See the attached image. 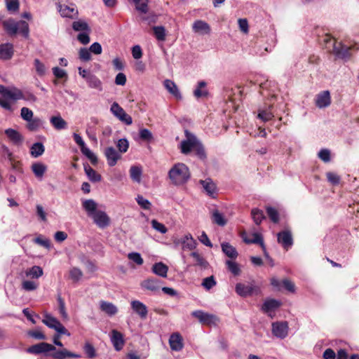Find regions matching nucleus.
Masks as SVG:
<instances>
[{
  "mask_svg": "<svg viewBox=\"0 0 359 359\" xmlns=\"http://www.w3.org/2000/svg\"><path fill=\"white\" fill-rule=\"evenodd\" d=\"M29 353L40 354L46 353V355L50 356L55 359H65V358H81V355L72 353L67 348H62L57 349L55 346L46 342H41L31 346L27 349Z\"/></svg>",
  "mask_w": 359,
  "mask_h": 359,
  "instance_id": "1",
  "label": "nucleus"
},
{
  "mask_svg": "<svg viewBox=\"0 0 359 359\" xmlns=\"http://www.w3.org/2000/svg\"><path fill=\"white\" fill-rule=\"evenodd\" d=\"M0 94L1 95L0 97V106L9 112H13L15 110L13 104L17 100H36V97L32 94L29 95V97L26 98L20 89L16 88H7L3 85H0Z\"/></svg>",
  "mask_w": 359,
  "mask_h": 359,
  "instance_id": "2",
  "label": "nucleus"
},
{
  "mask_svg": "<svg viewBox=\"0 0 359 359\" xmlns=\"http://www.w3.org/2000/svg\"><path fill=\"white\" fill-rule=\"evenodd\" d=\"M168 177L173 184L182 185L190 178L189 168L184 163H176L169 170Z\"/></svg>",
  "mask_w": 359,
  "mask_h": 359,
  "instance_id": "3",
  "label": "nucleus"
},
{
  "mask_svg": "<svg viewBox=\"0 0 359 359\" xmlns=\"http://www.w3.org/2000/svg\"><path fill=\"white\" fill-rule=\"evenodd\" d=\"M2 24L4 29L10 36L20 34L25 38H28L29 29L27 22L24 20L15 21L9 18L4 20Z\"/></svg>",
  "mask_w": 359,
  "mask_h": 359,
  "instance_id": "4",
  "label": "nucleus"
},
{
  "mask_svg": "<svg viewBox=\"0 0 359 359\" xmlns=\"http://www.w3.org/2000/svg\"><path fill=\"white\" fill-rule=\"evenodd\" d=\"M324 41L327 44H330L332 46V51L334 54L339 58H348L351 56L350 51L351 50H359V44L358 43H355L351 46H347L341 42L337 43L334 39H332L329 36H326Z\"/></svg>",
  "mask_w": 359,
  "mask_h": 359,
  "instance_id": "5",
  "label": "nucleus"
},
{
  "mask_svg": "<svg viewBox=\"0 0 359 359\" xmlns=\"http://www.w3.org/2000/svg\"><path fill=\"white\" fill-rule=\"evenodd\" d=\"M67 0H58L57 7L63 18H74L77 16L78 11L74 4H66Z\"/></svg>",
  "mask_w": 359,
  "mask_h": 359,
  "instance_id": "6",
  "label": "nucleus"
},
{
  "mask_svg": "<svg viewBox=\"0 0 359 359\" xmlns=\"http://www.w3.org/2000/svg\"><path fill=\"white\" fill-rule=\"evenodd\" d=\"M191 315L196 318L203 325H215L219 321L218 318L215 315L204 312L201 310L194 311L191 313Z\"/></svg>",
  "mask_w": 359,
  "mask_h": 359,
  "instance_id": "7",
  "label": "nucleus"
},
{
  "mask_svg": "<svg viewBox=\"0 0 359 359\" xmlns=\"http://www.w3.org/2000/svg\"><path fill=\"white\" fill-rule=\"evenodd\" d=\"M110 111L115 117L125 124L130 126L133 123L132 117L117 102H114L111 105Z\"/></svg>",
  "mask_w": 359,
  "mask_h": 359,
  "instance_id": "8",
  "label": "nucleus"
},
{
  "mask_svg": "<svg viewBox=\"0 0 359 359\" xmlns=\"http://www.w3.org/2000/svg\"><path fill=\"white\" fill-rule=\"evenodd\" d=\"M186 139L182 141L180 144L181 152L184 154H188L191 150H194L198 142L197 137L188 130H185Z\"/></svg>",
  "mask_w": 359,
  "mask_h": 359,
  "instance_id": "9",
  "label": "nucleus"
},
{
  "mask_svg": "<svg viewBox=\"0 0 359 359\" xmlns=\"http://www.w3.org/2000/svg\"><path fill=\"white\" fill-rule=\"evenodd\" d=\"M43 323L48 327L54 329L59 334H67L68 336L70 335V333L61 324V323L51 316L46 315L45 318L43 320Z\"/></svg>",
  "mask_w": 359,
  "mask_h": 359,
  "instance_id": "10",
  "label": "nucleus"
},
{
  "mask_svg": "<svg viewBox=\"0 0 359 359\" xmlns=\"http://www.w3.org/2000/svg\"><path fill=\"white\" fill-rule=\"evenodd\" d=\"M236 292L241 297L250 296L253 294H258L259 288L253 285H245L243 283H237L236 285Z\"/></svg>",
  "mask_w": 359,
  "mask_h": 359,
  "instance_id": "11",
  "label": "nucleus"
},
{
  "mask_svg": "<svg viewBox=\"0 0 359 359\" xmlns=\"http://www.w3.org/2000/svg\"><path fill=\"white\" fill-rule=\"evenodd\" d=\"M288 323L286 321L272 323V333L280 339L285 338L288 334Z\"/></svg>",
  "mask_w": 359,
  "mask_h": 359,
  "instance_id": "12",
  "label": "nucleus"
},
{
  "mask_svg": "<svg viewBox=\"0 0 359 359\" xmlns=\"http://www.w3.org/2000/svg\"><path fill=\"white\" fill-rule=\"evenodd\" d=\"M91 217L95 224L100 229H104L110 224V218L104 211L98 210Z\"/></svg>",
  "mask_w": 359,
  "mask_h": 359,
  "instance_id": "13",
  "label": "nucleus"
},
{
  "mask_svg": "<svg viewBox=\"0 0 359 359\" xmlns=\"http://www.w3.org/2000/svg\"><path fill=\"white\" fill-rule=\"evenodd\" d=\"M104 155L108 165L111 167L114 166L121 158V154L113 147H107L104 150Z\"/></svg>",
  "mask_w": 359,
  "mask_h": 359,
  "instance_id": "14",
  "label": "nucleus"
},
{
  "mask_svg": "<svg viewBox=\"0 0 359 359\" xmlns=\"http://www.w3.org/2000/svg\"><path fill=\"white\" fill-rule=\"evenodd\" d=\"M277 237L278 242L286 250H288V248H290L293 244L292 233L289 230H285L279 232L277 234Z\"/></svg>",
  "mask_w": 359,
  "mask_h": 359,
  "instance_id": "15",
  "label": "nucleus"
},
{
  "mask_svg": "<svg viewBox=\"0 0 359 359\" xmlns=\"http://www.w3.org/2000/svg\"><path fill=\"white\" fill-rule=\"evenodd\" d=\"M111 341L116 351H121L125 344L123 335L118 331L113 330L110 334Z\"/></svg>",
  "mask_w": 359,
  "mask_h": 359,
  "instance_id": "16",
  "label": "nucleus"
},
{
  "mask_svg": "<svg viewBox=\"0 0 359 359\" xmlns=\"http://www.w3.org/2000/svg\"><path fill=\"white\" fill-rule=\"evenodd\" d=\"M130 306L133 311L137 313L140 318L145 319L147 316L148 309L145 304L139 300H133Z\"/></svg>",
  "mask_w": 359,
  "mask_h": 359,
  "instance_id": "17",
  "label": "nucleus"
},
{
  "mask_svg": "<svg viewBox=\"0 0 359 359\" xmlns=\"http://www.w3.org/2000/svg\"><path fill=\"white\" fill-rule=\"evenodd\" d=\"M169 344L172 351H181L184 347L182 336L178 332L172 334L169 338Z\"/></svg>",
  "mask_w": 359,
  "mask_h": 359,
  "instance_id": "18",
  "label": "nucleus"
},
{
  "mask_svg": "<svg viewBox=\"0 0 359 359\" xmlns=\"http://www.w3.org/2000/svg\"><path fill=\"white\" fill-rule=\"evenodd\" d=\"M331 103L330 94L328 90H324L316 95V104L319 108L328 107Z\"/></svg>",
  "mask_w": 359,
  "mask_h": 359,
  "instance_id": "19",
  "label": "nucleus"
},
{
  "mask_svg": "<svg viewBox=\"0 0 359 359\" xmlns=\"http://www.w3.org/2000/svg\"><path fill=\"white\" fill-rule=\"evenodd\" d=\"M193 31L200 34H208L210 32L209 25L201 20H196L192 25Z\"/></svg>",
  "mask_w": 359,
  "mask_h": 359,
  "instance_id": "20",
  "label": "nucleus"
},
{
  "mask_svg": "<svg viewBox=\"0 0 359 359\" xmlns=\"http://www.w3.org/2000/svg\"><path fill=\"white\" fill-rule=\"evenodd\" d=\"M222 251L230 259H236L238 256V252L236 248L231 245L229 243L224 242L221 244Z\"/></svg>",
  "mask_w": 359,
  "mask_h": 359,
  "instance_id": "21",
  "label": "nucleus"
},
{
  "mask_svg": "<svg viewBox=\"0 0 359 359\" xmlns=\"http://www.w3.org/2000/svg\"><path fill=\"white\" fill-rule=\"evenodd\" d=\"M13 55V46L10 43L0 45V59L10 60Z\"/></svg>",
  "mask_w": 359,
  "mask_h": 359,
  "instance_id": "22",
  "label": "nucleus"
},
{
  "mask_svg": "<svg viewBox=\"0 0 359 359\" xmlns=\"http://www.w3.org/2000/svg\"><path fill=\"white\" fill-rule=\"evenodd\" d=\"M180 243L182 245V249L184 250H192L196 248L197 243L194 239L191 234L187 233L180 240Z\"/></svg>",
  "mask_w": 359,
  "mask_h": 359,
  "instance_id": "23",
  "label": "nucleus"
},
{
  "mask_svg": "<svg viewBox=\"0 0 359 359\" xmlns=\"http://www.w3.org/2000/svg\"><path fill=\"white\" fill-rule=\"evenodd\" d=\"M164 87L166 90L173 95L176 99L181 100L182 95L177 85L171 80L166 79L164 81Z\"/></svg>",
  "mask_w": 359,
  "mask_h": 359,
  "instance_id": "24",
  "label": "nucleus"
},
{
  "mask_svg": "<svg viewBox=\"0 0 359 359\" xmlns=\"http://www.w3.org/2000/svg\"><path fill=\"white\" fill-rule=\"evenodd\" d=\"M160 280L156 278H148L141 283V286L148 290L156 292L160 287Z\"/></svg>",
  "mask_w": 359,
  "mask_h": 359,
  "instance_id": "25",
  "label": "nucleus"
},
{
  "mask_svg": "<svg viewBox=\"0 0 359 359\" xmlns=\"http://www.w3.org/2000/svg\"><path fill=\"white\" fill-rule=\"evenodd\" d=\"M207 83L204 81L198 82L196 89L194 90V95L197 98L208 96V91L206 88Z\"/></svg>",
  "mask_w": 359,
  "mask_h": 359,
  "instance_id": "26",
  "label": "nucleus"
},
{
  "mask_svg": "<svg viewBox=\"0 0 359 359\" xmlns=\"http://www.w3.org/2000/svg\"><path fill=\"white\" fill-rule=\"evenodd\" d=\"M32 170L35 177L41 180L47 170V166L40 162L34 163L32 165Z\"/></svg>",
  "mask_w": 359,
  "mask_h": 359,
  "instance_id": "27",
  "label": "nucleus"
},
{
  "mask_svg": "<svg viewBox=\"0 0 359 359\" xmlns=\"http://www.w3.org/2000/svg\"><path fill=\"white\" fill-rule=\"evenodd\" d=\"M100 306V309L109 316H114L118 312L117 307L111 302L101 301Z\"/></svg>",
  "mask_w": 359,
  "mask_h": 359,
  "instance_id": "28",
  "label": "nucleus"
},
{
  "mask_svg": "<svg viewBox=\"0 0 359 359\" xmlns=\"http://www.w3.org/2000/svg\"><path fill=\"white\" fill-rule=\"evenodd\" d=\"M168 267L163 262H158L153 265L152 272L163 278L167 277Z\"/></svg>",
  "mask_w": 359,
  "mask_h": 359,
  "instance_id": "29",
  "label": "nucleus"
},
{
  "mask_svg": "<svg viewBox=\"0 0 359 359\" xmlns=\"http://www.w3.org/2000/svg\"><path fill=\"white\" fill-rule=\"evenodd\" d=\"M50 122L56 130H63L67 127V123L60 116H52Z\"/></svg>",
  "mask_w": 359,
  "mask_h": 359,
  "instance_id": "30",
  "label": "nucleus"
},
{
  "mask_svg": "<svg viewBox=\"0 0 359 359\" xmlns=\"http://www.w3.org/2000/svg\"><path fill=\"white\" fill-rule=\"evenodd\" d=\"M82 206L89 217H91L95 212L98 211L97 210V203L93 199L85 200L82 203Z\"/></svg>",
  "mask_w": 359,
  "mask_h": 359,
  "instance_id": "31",
  "label": "nucleus"
},
{
  "mask_svg": "<svg viewBox=\"0 0 359 359\" xmlns=\"http://www.w3.org/2000/svg\"><path fill=\"white\" fill-rule=\"evenodd\" d=\"M271 108L272 105L269 106L267 109H259L258 110L257 117L264 122L271 120L274 117V115L271 112Z\"/></svg>",
  "mask_w": 359,
  "mask_h": 359,
  "instance_id": "32",
  "label": "nucleus"
},
{
  "mask_svg": "<svg viewBox=\"0 0 359 359\" xmlns=\"http://www.w3.org/2000/svg\"><path fill=\"white\" fill-rule=\"evenodd\" d=\"M280 304V302L278 300L273 299H268L263 304L262 310L266 313H269L278 309Z\"/></svg>",
  "mask_w": 359,
  "mask_h": 359,
  "instance_id": "33",
  "label": "nucleus"
},
{
  "mask_svg": "<svg viewBox=\"0 0 359 359\" xmlns=\"http://www.w3.org/2000/svg\"><path fill=\"white\" fill-rule=\"evenodd\" d=\"M135 9L140 14H147L149 11V0H133Z\"/></svg>",
  "mask_w": 359,
  "mask_h": 359,
  "instance_id": "34",
  "label": "nucleus"
},
{
  "mask_svg": "<svg viewBox=\"0 0 359 359\" xmlns=\"http://www.w3.org/2000/svg\"><path fill=\"white\" fill-rule=\"evenodd\" d=\"M191 257H193L195 263L194 265L198 266L201 268L206 269L208 266V262L198 252H193L191 253Z\"/></svg>",
  "mask_w": 359,
  "mask_h": 359,
  "instance_id": "35",
  "label": "nucleus"
},
{
  "mask_svg": "<svg viewBox=\"0 0 359 359\" xmlns=\"http://www.w3.org/2000/svg\"><path fill=\"white\" fill-rule=\"evenodd\" d=\"M45 151V147L41 142L33 144L30 148V154L34 158L41 156Z\"/></svg>",
  "mask_w": 359,
  "mask_h": 359,
  "instance_id": "36",
  "label": "nucleus"
},
{
  "mask_svg": "<svg viewBox=\"0 0 359 359\" xmlns=\"http://www.w3.org/2000/svg\"><path fill=\"white\" fill-rule=\"evenodd\" d=\"M203 185V189L206 191V193L212 197L215 196L216 193V186L212 181L210 180H202L201 182Z\"/></svg>",
  "mask_w": 359,
  "mask_h": 359,
  "instance_id": "37",
  "label": "nucleus"
},
{
  "mask_svg": "<svg viewBox=\"0 0 359 359\" xmlns=\"http://www.w3.org/2000/svg\"><path fill=\"white\" fill-rule=\"evenodd\" d=\"M86 82L90 88L97 89L99 91L102 90V82L96 76L91 74L88 76Z\"/></svg>",
  "mask_w": 359,
  "mask_h": 359,
  "instance_id": "38",
  "label": "nucleus"
},
{
  "mask_svg": "<svg viewBox=\"0 0 359 359\" xmlns=\"http://www.w3.org/2000/svg\"><path fill=\"white\" fill-rule=\"evenodd\" d=\"M5 133L14 144H20L22 140L21 135L14 129L8 128L6 130Z\"/></svg>",
  "mask_w": 359,
  "mask_h": 359,
  "instance_id": "39",
  "label": "nucleus"
},
{
  "mask_svg": "<svg viewBox=\"0 0 359 359\" xmlns=\"http://www.w3.org/2000/svg\"><path fill=\"white\" fill-rule=\"evenodd\" d=\"M84 170L88 179L93 182H97L101 180V175L88 165H84Z\"/></svg>",
  "mask_w": 359,
  "mask_h": 359,
  "instance_id": "40",
  "label": "nucleus"
},
{
  "mask_svg": "<svg viewBox=\"0 0 359 359\" xmlns=\"http://www.w3.org/2000/svg\"><path fill=\"white\" fill-rule=\"evenodd\" d=\"M235 259L226 260L225 264L227 269L234 276H238L241 273V268L238 263L234 262Z\"/></svg>",
  "mask_w": 359,
  "mask_h": 359,
  "instance_id": "41",
  "label": "nucleus"
},
{
  "mask_svg": "<svg viewBox=\"0 0 359 359\" xmlns=\"http://www.w3.org/2000/svg\"><path fill=\"white\" fill-rule=\"evenodd\" d=\"M212 222L219 226H224L226 224V220L224 215L217 210H215L212 214Z\"/></svg>",
  "mask_w": 359,
  "mask_h": 359,
  "instance_id": "42",
  "label": "nucleus"
},
{
  "mask_svg": "<svg viewBox=\"0 0 359 359\" xmlns=\"http://www.w3.org/2000/svg\"><path fill=\"white\" fill-rule=\"evenodd\" d=\"M43 275V269L39 266H34L26 271V276L32 278H39Z\"/></svg>",
  "mask_w": 359,
  "mask_h": 359,
  "instance_id": "43",
  "label": "nucleus"
},
{
  "mask_svg": "<svg viewBox=\"0 0 359 359\" xmlns=\"http://www.w3.org/2000/svg\"><path fill=\"white\" fill-rule=\"evenodd\" d=\"M142 169L138 166H131L130 168V178L136 182L140 183L141 181Z\"/></svg>",
  "mask_w": 359,
  "mask_h": 359,
  "instance_id": "44",
  "label": "nucleus"
},
{
  "mask_svg": "<svg viewBox=\"0 0 359 359\" xmlns=\"http://www.w3.org/2000/svg\"><path fill=\"white\" fill-rule=\"evenodd\" d=\"M244 241H245V243H246L248 244H250V243L259 244L262 246V248H263V250H265V246H264V244L263 242V238L261 236V235H259V233H254L253 238L252 239L244 238ZM264 254L266 257H268V255L266 252V251H264Z\"/></svg>",
  "mask_w": 359,
  "mask_h": 359,
  "instance_id": "45",
  "label": "nucleus"
},
{
  "mask_svg": "<svg viewBox=\"0 0 359 359\" xmlns=\"http://www.w3.org/2000/svg\"><path fill=\"white\" fill-rule=\"evenodd\" d=\"M27 122V128L30 131H36L42 124L41 120L38 117L32 118Z\"/></svg>",
  "mask_w": 359,
  "mask_h": 359,
  "instance_id": "46",
  "label": "nucleus"
},
{
  "mask_svg": "<svg viewBox=\"0 0 359 359\" xmlns=\"http://www.w3.org/2000/svg\"><path fill=\"white\" fill-rule=\"evenodd\" d=\"M252 219L256 224H259L262 222L263 219H265V216L262 210H259L257 208H255L252 210L251 212Z\"/></svg>",
  "mask_w": 359,
  "mask_h": 359,
  "instance_id": "47",
  "label": "nucleus"
},
{
  "mask_svg": "<svg viewBox=\"0 0 359 359\" xmlns=\"http://www.w3.org/2000/svg\"><path fill=\"white\" fill-rule=\"evenodd\" d=\"M34 67L37 74L39 76H43L47 71V68L45 65L41 62L39 59H35L34 61Z\"/></svg>",
  "mask_w": 359,
  "mask_h": 359,
  "instance_id": "48",
  "label": "nucleus"
},
{
  "mask_svg": "<svg viewBox=\"0 0 359 359\" xmlns=\"http://www.w3.org/2000/svg\"><path fill=\"white\" fill-rule=\"evenodd\" d=\"M266 211L269 217L273 222L277 223L279 221V214L276 208L271 206H266Z\"/></svg>",
  "mask_w": 359,
  "mask_h": 359,
  "instance_id": "49",
  "label": "nucleus"
},
{
  "mask_svg": "<svg viewBox=\"0 0 359 359\" xmlns=\"http://www.w3.org/2000/svg\"><path fill=\"white\" fill-rule=\"evenodd\" d=\"M217 282L213 276H210L209 277L205 278L201 283V285L207 290H210L214 286H215Z\"/></svg>",
  "mask_w": 359,
  "mask_h": 359,
  "instance_id": "50",
  "label": "nucleus"
},
{
  "mask_svg": "<svg viewBox=\"0 0 359 359\" xmlns=\"http://www.w3.org/2000/svg\"><path fill=\"white\" fill-rule=\"evenodd\" d=\"M83 276V272L77 267H73L69 270V278L74 282H78Z\"/></svg>",
  "mask_w": 359,
  "mask_h": 359,
  "instance_id": "51",
  "label": "nucleus"
},
{
  "mask_svg": "<svg viewBox=\"0 0 359 359\" xmlns=\"http://www.w3.org/2000/svg\"><path fill=\"white\" fill-rule=\"evenodd\" d=\"M116 147L118 150V151L121 154L128 151L129 148V142L126 138L120 139L116 144Z\"/></svg>",
  "mask_w": 359,
  "mask_h": 359,
  "instance_id": "52",
  "label": "nucleus"
},
{
  "mask_svg": "<svg viewBox=\"0 0 359 359\" xmlns=\"http://www.w3.org/2000/svg\"><path fill=\"white\" fill-rule=\"evenodd\" d=\"M154 35L158 41H165V30L162 26H157L153 28Z\"/></svg>",
  "mask_w": 359,
  "mask_h": 359,
  "instance_id": "53",
  "label": "nucleus"
},
{
  "mask_svg": "<svg viewBox=\"0 0 359 359\" xmlns=\"http://www.w3.org/2000/svg\"><path fill=\"white\" fill-rule=\"evenodd\" d=\"M194 151H195L196 156L202 160L206 158V153L205 149L199 140H198Z\"/></svg>",
  "mask_w": 359,
  "mask_h": 359,
  "instance_id": "54",
  "label": "nucleus"
},
{
  "mask_svg": "<svg viewBox=\"0 0 359 359\" xmlns=\"http://www.w3.org/2000/svg\"><path fill=\"white\" fill-rule=\"evenodd\" d=\"M38 287V284L32 280H24L22 283V289L30 292L34 291Z\"/></svg>",
  "mask_w": 359,
  "mask_h": 359,
  "instance_id": "55",
  "label": "nucleus"
},
{
  "mask_svg": "<svg viewBox=\"0 0 359 359\" xmlns=\"http://www.w3.org/2000/svg\"><path fill=\"white\" fill-rule=\"evenodd\" d=\"M34 242L36 244L41 245L47 249H49L51 246L50 240L44 238L42 235H39L36 238H34Z\"/></svg>",
  "mask_w": 359,
  "mask_h": 359,
  "instance_id": "56",
  "label": "nucleus"
},
{
  "mask_svg": "<svg viewBox=\"0 0 359 359\" xmlns=\"http://www.w3.org/2000/svg\"><path fill=\"white\" fill-rule=\"evenodd\" d=\"M20 116L23 120L28 121L34 118V113L29 108L24 107L21 109Z\"/></svg>",
  "mask_w": 359,
  "mask_h": 359,
  "instance_id": "57",
  "label": "nucleus"
},
{
  "mask_svg": "<svg viewBox=\"0 0 359 359\" xmlns=\"http://www.w3.org/2000/svg\"><path fill=\"white\" fill-rule=\"evenodd\" d=\"M136 201L137 204L144 210H149L151 206V203L141 195L137 196Z\"/></svg>",
  "mask_w": 359,
  "mask_h": 359,
  "instance_id": "58",
  "label": "nucleus"
},
{
  "mask_svg": "<svg viewBox=\"0 0 359 359\" xmlns=\"http://www.w3.org/2000/svg\"><path fill=\"white\" fill-rule=\"evenodd\" d=\"M81 152L93 164L95 165L97 163V158L96 155L88 147L84 148Z\"/></svg>",
  "mask_w": 359,
  "mask_h": 359,
  "instance_id": "59",
  "label": "nucleus"
},
{
  "mask_svg": "<svg viewBox=\"0 0 359 359\" xmlns=\"http://www.w3.org/2000/svg\"><path fill=\"white\" fill-rule=\"evenodd\" d=\"M83 350L89 358H93L96 356V351L93 346L90 343H86L83 346Z\"/></svg>",
  "mask_w": 359,
  "mask_h": 359,
  "instance_id": "60",
  "label": "nucleus"
},
{
  "mask_svg": "<svg viewBox=\"0 0 359 359\" xmlns=\"http://www.w3.org/2000/svg\"><path fill=\"white\" fill-rule=\"evenodd\" d=\"M72 27L75 31H86L89 30L88 24L83 21H75L73 22Z\"/></svg>",
  "mask_w": 359,
  "mask_h": 359,
  "instance_id": "61",
  "label": "nucleus"
},
{
  "mask_svg": "<svg viewBox=\"0 0 359 359\" xmlns=\"http://www.w3.org/2000/svg\"><path fill=\"white\" fill-rule=\"evenodd\" d=\"M57 302L60 315L63 318L67 319L68 318V315L65 309V303L63 299L60 295L57 297Z\"/></svg>",
  "mask_w": 359,
  "mask_h": 359,
  "instance_id": "62",
  "label": "nucleus"
},
{
  "mask_svg": "<svg viewBox=\"0 0 359 359\" xmlns=\"http://www.w3.org/2000/svg\"><path fill=\"white\" fill-rule=\"evenodd\" d=\"M151 226L153 229L161 233H165L168 231L167 228L162 223L158 222L156 219L151 220Z\"/></svg>",
  "mask_w": 359,
  "mask_h": 359,
  "instance_id": "63",
  "label": "nucleus"
},
{
  "mask_svg": "<svg viewBox=\"0 0 359 359\" xmlns=\"http://www.w3.org/2000/svg\"><path fill=\"white\" fill-rule=\"evenodd\" d=\"M6 4L8 11L15 12L19 8L18 0H6Z\"/></svg>",
  "mask_w": 359,
  "mask_h": 359,
  "instance_id": "64",
  "label": "nucleus"
}]
</instances>
